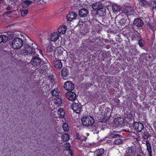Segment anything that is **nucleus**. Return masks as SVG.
I'll return each mask as SVG.
<instances>
[{
    "mask_svg": "<svg viewBox=\"0 0 156 156\" xmlns=\"http://www.w3.org/2000/svg\"><path fill=\"white\" fill-rule=\"evenodd\" d=\"M135 12L133 8L131 6L126 7L123 10V12L119 14L120 19L119 22L122 25H125L127 19H129V16L134 15Z\"/></svg>",
    "mask_w": 156,
    "mask_h": 156,
    "instance_id": "nucleus-1",
    "label": "nucleus"
},
{
    "mask_svg": "<svg viewBox=\"0 0 156 156\" xmlns=\"http://www.w3.org/2000/svg\"><path fill=\"white\" fill-rule=\"evenodd\" d=\"M37 44L31 41V42L29 43H26L25 45L24 51H23L24 52H22L24 55L29 54L32 56L35 55L36 56H38V55L36 54V49L37 50ZM40 53H42L41 50H38Z\"/></svg>",
    "mask_w": 156,
    "mask_h": 156,
    "instance_id": "nucleus-2",
    "label": "nucleus"
},
{
    "mask_svg": "<svg viewBox=\"0 0 156 156\" xmlns=\"http://www.w3.org/2000/svg\"><path fill=\"white\" fill-rule=\"evenodd\" d=\"M111 111L110 108H106L104 114L101 115V117L99 119V122H106L109 119L111 115Z\"/></svg>",
    "mask_w": 156,
    "mask_h": 156,
    "instance_id": "nucleus-3",
    "label": "nucleus"
},
{
    "mask_svg": "<svg viewBox=\"0 0 156 156\" xmlns=\"http://www.w3.org/2000/svg\"><path fill=\"white\" fill-rule=\"evenodd\" d=\"M82 124L87 126H90L94 122V118L90 116L83 117L81 119Z\"/></svg>",
    "mask_w": 156,
    "mask_h": 156,
    "instance_id": "nucleus-4",
    "label": "nucleus"
},
{
    "mask_svg": "<svg viewBox=\"0 0 156 156\" xmlns=\"http://www.w3.org/2000/svg\"><path fill=\"white\" fill-rule=\"evenodd\" d=\"M24 41L21 38L16 37L15 38L12 43V48L18 49L21 48L23 44Z\"/></svg>",
    "mask_w": 156,
    "mask_h": 156,
    "instance_id": "nucleus-5",
    "label": "nucleus"
},
{
    "mask_svg": "<svg viewBox=\"0 0 156 156\" xmlns=\"http://www.w3.org/2000/svg\"><path fill=\"white\" fill-rule=\"evenodd\" d=\"M129 126H133L135 130L137 132H141L144 128L143 124L140 122L133 121V122H129Z\"/></svg>",
    "mask_w": 156,
    "mask_h": 156,
    "instance_id": "nucleus-6",
    "label": "nucleus"
},
{
    "mask_svg": "<svg viewBox=\"0 0 156 156\" xmlns=\"http://www.w3.org/2000/svg\"><path fill=\"white\" fill-rule=\"evenodd\" d=\"M124 121L123 118L118 117L115 119L113 125L116 128H120L123 126Z\"/></svg>",
    "mask_w": 156,
    "mask_h": 156,
    "instance_id": "nucleus-7",
    "label": "nucleus"
},
{
    "mask_svg": "<svg viewBox=\"0 0 156 156\" xmlns=\"http://www.w3.org/2000/svg\"><path fill=\"white\" fill-rule=\"evenodd\" d=\"M32 56L33 58L30 61L31 64L34 66H40L41 62V59L38 57L39 55L36 56L35 55H34Z\"/></svg>",
    "mask_w": 156,
    "mask_h": 156,
    "instance_id": "nucleus-8",
    "label": "nucleus"
},
{
    "mask_svg": "<svg viewBox=\"0 0 156 156\" xmlns=\"http://www.w3.org/2000/svg\"><path fill=\"white\" fill-rule=\"evenodd\" d=\"M64 88L68 92L71 91L74 89V85L72 82L68 81L64 83Z\"/></svg>",
    "mask_w": 156,
    "mask_h": 156,
    "instance_id": "nucleus-9",
    "label": "nucleus"
},
{
    "mask_svg": "<svg viewBox=\"0 0 156 156\" xmlns=\"http://www.w3.org/2000/svg\"><path fill=\"white\" fill-rule=\"evenodd\" d=\"M72 108L76 113H79L82 110V105L80 103L74 102L72 105Z\"/></svg>",
    "mask_w": 156,
    "mask_h": 156,
    "instance_id": "nucleus-10",
    "label": "nucleus"
},
{
    "mask_svg": "<svg viewBox=\"0 0 156 156\" xmlns=\"http://www.w3.org/2000/svg\"><path fill=\"white\" fill-rule=\"evenodd\" d=\"M135 113L134 111H131L129 113H128L126 115V119H127L128 124L129 122H132V120L134 122V117Z\"/></svg>",
    "mask_w": 156,
    "mask_h": 156,
    "instance_id": "nucleus-11",
    "label": "nucleus"
},
{
    "mask_svg": "<svg viewBox=\"0 0 156 156\" xmlns=\"http://www.w3.org/2000/svg\"><path fill=\"white\" fill-rule=\"evenodd\" d=\"M66 95L67 98L70 101H74L76 99V94L72 91L67 92Z\"/></svg>",
    "mask_w": 156,
    "mask_h": 156,
    "instance_id": "nucleus-12",
    "label": "nucleus"
},
{
    "mask_svg": "<svg viewBox=\"0 0 156 156\" xmlns=\"http://www.w3.org/2000/svg\"><path fill=\"white\" fill-rule=\"evenodd\" d=\"M140 34L138 32L134 30L132 33L131 39L132 41H137L140 38Z\"/></svg>",
    "mask_w": 156,
    "mask_h": 156,
    "instance_id": "nucleus-13",
    "label": "nucleus"
},
{
    "mask_svg": "<svg viewBox=\"0 0 156 156\" xmlns=\"http://www.w3.org/2000/svg\"><path fill=\"white\" fill-rule=\"evenodd\" d=\"M89 14L87 9L85 8L80 9L79 12V16L81 17H85L87 16Z\"/></svg>",
    "mask_w": 156,
    "mask_h": 156,
    "instance_id": "nucleus-14",
    "label": "nucleus"
},
{
    "mask_svg": "<svg viewBox=\"0 0 156 156\" xmlns=\"http://www.w3.org/2000/svg\"><path fill=\"white\" fill-rule=\"evenodd\" d=\"M77 16V14L75 12H70L67 15L66 18L67 21H71L73 20L76 19Z\"/></svg>",
    "mask_w": 156,
    "mask_h": 156,
    "instance_id": "nucleus-15",
    "label": "nucleus"
},
{
    "mask_svg": "<svg viewBox=\"0 0 156 156\" xmlns=\"http://www.w3.org/2000/svg\"><path fill=\"white\" fill-rule=\"evenodd\" d=\"M59 35L57 32H53L51 34V35L48 37L47 39L50 40L51 41H55L58 38Z\"/></svg>",
    "mask_w": 156,
    "mask_h": 156,
    "instance_id": "nucleus-16",
    "label": "nucleus"
},
{
    "mask_svg": "<svg viewBox=\"0 0 156 156\" xmlns=\"http://www.w3.org/2000/svg\"><path fill=\"white\" fill-rule=\"evenodd\" d=\"M133 23L134 25L138 27H142L144 24L143 21L140 18L135 19Z\"/></svg>",
    "mask_w": 156,
    "mask_h": 156,
    "instance_id": "nucleus-17",
    "label": "nucleus"
},
{
    "mask_svg": "<svg viewBox=\"0 0 156 156\" xmlns=\"http://www.w3.org/2000/svg\"><path fill=\"white\" fill-rule=\"evenodd\" d=\"M74 6L77 7H83L87 5L86 0H77V2L74 4Z\"/></svg>",
    "mask_w": 156,
    "mask_h": 156,
    "instance_id": "nucleus-18",
    "label": "nucleus"
},
{
    "mask_svg": "<svg viewBox=\"0 0 156 156\" xmlns=\"http://www.w3.org/2000/svg\"><path fill=\"white\" fill-rule=\"evenodd\" d=\"M64 149L66 151H68L69 154L70 156H73V153L72 151L71 150V146L69 143H66L64 144Z\"/></svg>",
    "mask_w": 156,
    "mask_h": 156,
    "instance_id": "nucleus-19",
    "label": "nucleus"
},
{
    "mask_svg": "<svg viewBox=\"0 0 156 156\" xmlns=\"http://www.w3.org/2000/svg\"><path fill=\"white\" fill-rule=\"evenodd\" d=\"M146 145L147 147V151L149 156H152V151L151 145L148 140L146 141Z\"/></svg>",
    "mask_w": 156,
    "mask_h": 156,
    "instance_id": "nucleus-20",
    "label": "nucleus"
},
{
    "mask_svg": "<svg viewBox=\"0 0 156 156\" xmlns=\"http://www.w3.org/2000/svg\"><path fill=\"white\" fill-rule=\"evenodd\" d=\"M67 30L66 27L64 25L60 26L58 29V33L61 34H65Z\"/></svg>",
    "mask_w": 156,
    "mask_h": 156,
    "instance_id": "nucleus-21",
    "label": "nucleus"
},
{
    "mask_svg": "<svg viewBox=\"0 0 156 156\" xmlns=\"http://www.w3.org/2000/svg\"><path fill=\"white\" fill-rule=\"evenodd\" d=\"M54 67L56 69H60L62 66V63L60 60H57L54 61Z\"/></svg>",
    "mask_w": 156,
    "mask_h": 156,
    "instance_id": "nucleus-22",
    "label": "nucleus"
},
{
    "mask_svg": "<svg viewBox=\"0 0 156 156\" xmlns=\"http://www.w3.org/2000/svg\"><path fill=\"white\" fill-rule=\"evenodd\" d=\"M134 151V148L133 147H128L126 151L125 156H133Z\"/></svg>",
    "mask_w": 156,
    "mask_h": 156,
    "instance_id": "nucleus-23",
    "label": "nucleus"
},
{
    "mask_svg": "<svg viewBox=\"0 0 156 156\" xmlns=\"http://www.w3.org/2000/svg\"><path fill=\"white\" fill-rule=\"evenodd\" d=\"M105 150L103 148L96 150L94 151V156H102Z\"/></svg>",
    "mask_w": 156,
    "mask_h": 156,
    "instance_id": "nucleus-24",
    "label": "nucleus"
},
{
    "mask_svg": "<svg viewBox=\"0 0 156 156\" xmlns=\"http://www.w3.org/2000/svg\"><path fill=\"white\" fill-rule=\"evenodd\" d=\"M65 111L62 108H59L58 112V117L59 118H63L65 116Z\"/></svg>",
    "mask_w": 156,
    "mask_h": 156,
    "instance_id": "nucleus-25",
    "label": "nucleus"
},
{
    "mask_svg": "<svg viewBox=\"0 0 156 156\" xmlns=\"http://www.w3.org/2000/svg\"><path fill=\"white\" fill-rule=\"evenodd\" d=\"M69 74V70L66 67H63L62 69L61 74L62 76L66 77Z\"/></svg>",
    "mask_w": 156,
    "mask_h": 156,
    "instance_id": "nucleus-26",
    "label": "nucleus"
},
{
    "mask_svg": "<svg viewBox=\"0 0 156 156\" xmlns=\"http://www.w3.org/2000/svg\"><path fill=\"white\" fill-rule=\"evenodd\" d=\"M32 2L31 0H25L21 3V6L23 8H26Z\"/></svg>",
    "mask_w": 156,
    "mask_h": 156,
    "instance_id": "nucleus-27",
    "label": "nucleus"
},
{
    "mask_svg": "<svg viewBox=\"0 0 156 156\" xmlns=\"http://www.w3.org/2000/svg\"><path fill=\"white\" fill-rule=\"evenodd\" d=\"M98 13L100 16H103L105 15L106 10L103 7V6H101L97 11Z\"/></svg>",
    "mask_w": 156,
    "mask_h": 156,
    "instance_id": "nucleus-28",
    "label": "nucleus"
},
{
    "mask_svg": "<svg viewBox=\"0 0 156 156\" xmlns=\"http://www.w3.org/2000/svg\"><path fill=\"white\" fill-rule=\"evenodd\" d=\"M101 6H102V4L97 3L93 4L92 5V9L97 11Z\"/></svg>",
    "mask_w": 156,
    "mask_h": 156,
    "instance_id": "nucleus-29",
    "label": "nucleus"
},
{
    "mask_svg": "<svg viewBox=\"0 0 156 156\" xmlns=\"http://www.w3.org/2000/svg\"><path fill=\"white\" fill-rule=\"evenodd\" d=\"M113 11L115 12H119L121 9V7L117 4H114L112 6Z\"/></svg>",
    "mask_w": 156,
    "mask_h": 156,
    "instance_id": "nucleus-30",
    "label": "nucleus"
},
{
    "mask_svg": "<svg viewBox=\"0 0 156 156\" xmlns=\"http://www.w3.org/2000/svg\"><path fill=\"white\" fill-rule=\"evenodd\" d=\"M109 136L111 137L118 138L120 137V135L117 134V132L114 131H111L109 133Z\"/></svg>",
    "mask_w": 156,
    "mask_h": 156,
    "instance_id": "nucleus-31",
    "label": "nucleus"
},
{
    "mask_svg": "<svg viewBox=\"0 0 156 156\" xmlns=\"http://www.w3.org/2000/svg\"><path fill=\"white\" fill-rule=\"evenodd\" d=\"M8 40L7 36L4 35H0V44L2 42L5 43Z\"/></svg>",
    "mask_w": 156,
    "mask_h": 156,
    "instance_id": "nucleus-32",
    "label": "nucleus"
},
{
    "mask_svg": "<svg viewBox=\"0 0 156 156\" xmlns=\"http://www.w3.org/2000/svg\"><path fill=\"white\" fill-rule=\"evenodd\" d=\"M119 71L118 66V65H115L113 67V69L111 71L112 74H116L118 73Z\"/></svg>",
    "mask_w": 156,
    "mask_h": 156,
    "instance_id": "nucleus-33",
    "label": "nucleus"
},
{
    "mask_svg": "<svg viewBox=\"0 0 156 156\" xmlns=\"http://www.w3.org/2000/svg\"><path fill=\"white\" fill-rule=\"evenodd\" d=\"M61 137L62 140L65 141H67L69 139V135L66 133H65L62 134V135Z\"/></svg>",
    "mask_w": 156,
    "mask_h": 156,
    "instance_id": "nucleus-34",
    "label": "nucleus"
},
{
    "mask_svg": "<svg viewBox=\"0 0 156 156\" xmlns=\"http://www.w3.org/2000/svg\"><path fill=\"white\" fill-rule=\"evenodd\" d=\"M82 44L83 45V46L88 48H90V42L87 40H86L83 41Z\"/></svg>",
    "mask_w": 156,
    "mask_h": 156,
    "instance_id": "nucleus-35",
    "label": "nucleus"
},
{
    "mask_svg": "<svg viewBox=\"0 0 156 156\" xmlns=\"http://www.w3.org/2000/svg\"><path fill=\"white\" fill-rule=\"evenodd\" d=\"M59 90L57 89H55L51 91V94L53 96H58L59 94Z\"/></svg>",
    "mask_w": 156,
    "mask_h": 156,
    "instance_id": "nucleus-36",
    "label": "nucleus"
},
{
    "mask_svg": "<svg viewBox=\"0 0 156 156\" xmlns=\"http://www.w3.org/2000/svg\"><path fill=\"white\" fill-rule=\"evenodd\" d=\"M91 131L94 132V133H99V130L98 129V126L94 125H93L91 128Z\"/></svg>",
    "mask_w": 156,
    "mask_h": 156,
    "instance_id": "nucleus-37",
    "label": "nucleus"
},
{
    "mask_svg": "<svg viewBox=\"0 0 156 156\" xmlns=\"http://www.w3.org/2000/svg\"><path fill=\"white\" fill-rule=\"evenodd\" d=\"M62 100L60 98H57L55 99V104L57 106H59L61 105L62 103Z\"/></svg>",
    "mask_w": 156,
    "mask_h": 156,
    "instance_id": "nucleus-38",
    "label": "nucleus"
},
{
    "mask_svg": "<svg viewBox=\"0 0 156 156\" xmlns=\"http://www.w3.org/2000/svg\"><path fill=\"white\" fill-rule=\"evenodd\" d=\"M62 128L64 131H68L69 129V127L68 124L67 123H64L62 125Z\"/></svg>",
    "mask_w": 156,
    "mask_h": 156,
    "instance_id": "nucleus-39",
    "label": "nucleus"
},
{
    "mask_svg": "<svg viewBox=\"0 0 156 156\" xmlns=\"http://www.w3.org/2000/svg\"><path fill=\"white\" fill-rule=\"evenodd\" d=\"M148 26L150 29L153 32H154L156 30V26L154 25L153 23H149L148 24Z\"/></svg>",
    "mask_w": 156,
    "mask_h": 156,
    "instance_id": "nucleus-40",
    "label": "nucleus"
},
{
    "mask_svg": "<svg viewBox=\"0 0 156 156\" xmlns=\"http://www.w3.org/2000/svg\"><path fill=\"white\" fill-rule=\"evenodd\" d=\"M151 135L147 131H145L142 135V138L143 139H147Z\"/></svg>",
    "mask_w": 156,
    "mask_h": 156,
    "instance_id": "nucleus-41",
    "label": "nucleus"
},
{
    "mask_svg": "<svg viewBox=\"0 0 156 156\" xmlns=\"http://www.w3.org/2000/svg\"><path fill=\"white\" fill-rule=\"evenodd\" d=\"M20 11L21 16L24 17L28 14V9H25L20 10Z\"/></svg>",
    "mask_w": 156,
    "mask_h": 156,
    "instance_id": "nucleus-42",
    "label": "nucleus"
},
{
    "mask_svg": "<svg viewBox=\"0 0 156 156\" xmlns=\"http://www.w3.org/2000/svg\"><path fill=\"white\" fill-rule=\"evenodd\" d=\"M145 44V41L142 39H140L138 41V44L141 47H143Z\"/></svg>",
    "mask_w": 156,
    "mask_h": 156,
    "instance_id": "nucleus-43",
    "label": "nucleus"
},
{
    "mask_svg": "<svg viewBox=\"0 0 156 156\" xmlns=\"http://www.w3.org/2000/svg\"><path fill=\"white\" fill-rule=\"evenodd\" d=\"M122 140L120 139H118L115 140L114 144L117 145H119L122 143Z\"/></svg>",
    "mask_w": 156,
    "mask_h": 156,
    "instance_id": "nucleus-44",
    "label": "nucleus"
},
{
    "mask_svg": "<svg viewBox=\"0 0 156 156\" xmlns=\"http://www.w3.org/2000/svg\"><path fill=\"white\" fill-rule=\"evenodd\" d=\"M11 5L16 6L18 4V0H9Z\"/></svg>",
    "mask_w": 156,
    "mask_h": 156,
    "instance_id": "nucleus-45",
    "label": "nucleus"
},
{
    "mask_svg": "<svg viewBox=\"0 0 156 156\" xmlns=\"http://www.w3.org/2000/svg\"><path fill=\"white\" fill-rule=\"evenodd\" d=\"M52 46L51 45H48L46 47V49L48 52H52L53 51Z\"/></svg>",
    "mask_w": 156,
    "mask_h": 156,
    "instance_id": "nucleus-46",
    "label": "nucleus"
},
{
    "mask_svg": "<svg viewBox=\"0 0 156 156\" xmlns=\"http://www.w3.org/2000/svg\"><path fill=\"white\" fill-rule=\"evenodd\" d=\"M9 6H8L6 8V10H10V9H11L12 8H15V6H13V5H11L10 4H11V2H9Z\"/></svg>",
    "mask_w": 156,
    "mask_h": 156,
    "instance_id": "nucleus-47",
    "label": "nucleus"
},
{
    "mask_svg": "<svg viewBox=\"0 0 156 156\" xmlns=\"http://www.w3.org/2000/svg\"><path fill=\"white\" fill-rule=\"evenodd\" d=\"M86 139H87V137H85L83 136L82 135L81 136V137L79 140H80L81 141H84V140H85Z\"/></svg>",
    "mask_w": 156,
    "mask_h": 156,
    "instance_id": "nucleus-48",
    "label": "nucleus"
},
{
    "mask_svg": "<svg viewBox=\"0 0 156 156\" xmlns=\"http://www.w3.org/2000/svg\"><path fill=\"white\" fill-rule=\"evenodd\" d=\"M102 55L103 56L104 58H105L108 56L107 53L106 52H103L102 54Z\"/></svg>",
    "mask_w": 156,
    "mask_h": 156,
    "instance_id": "nucleus-49",
    "label": "nucleus"
},
{
    "mask_svg": "<svg viewBox=\"0 0 156 156\" xmlns=\"http://www.w3.org/2000/svg\"><path fill=\"white\" fill-rule=\"evenodd\" d=\"M14 36L13 34H9L7 37L8 39H10L13 38Z\"/></svg>",
    "mask_w": 156,
    "mask_h": 156,
    "instance_id": "nucleus-50",
    "label": "nucleus"
},
{
    "mask_svg": "<svg viewBox=\"0 0 156 156\" xmlns=\"http://www.w3.org/2000/svg\"><path fill=\"white\" fill-rule=\"evenodd\" d=\"M114 101H115L116 103H119V101H120L119 100L118 98L116 97H115L114 98Z\"/></svg>",
    "mask_w": 156,
    "mask_h": 156,
    "instance_id": "nucleus-51",
    "label": "nucleus"
},
{
    "mask_svg": "<svg viewBox=\"0 0 156 156\" xmlns=\"http://www.w3.org/2000/svg\"><path fill=\"white\" fill-rule=\"evenodd\" d=\"M82 135H80L79 133H76V138L77 140H79L80 137H81V136Z\"/></svg>",
    "mask_w": 156,
    "mask_h": 156,
    "instance_id": "nucleus-52",
    "label": "nucleus"
},
{
    "mask_svg": "<svg viewBox=\"0 0 156 156\" xmlns=\"http://www.w3.org/2000/svg\"><path fill=\"white\" fill-rule=\"evenodd\" d=\"M12 12L11 11H8L5 12V14L7 15H10L12 14Z\"/></svg>",
    "mask_w": 156,
    "mask_h": 156,
    "instance_id": "nucleus-53",
    "label": "nucleus"
},
{
    "mask_svg": "<svg viewBox=\"0 0 156 156\" xmlns=\"http://www.w3.org/2000/svg\"><path fill=\"white\" fill-rule=\"evenodd\" d=\"M87 5L91 2V0H86Z\"/></svg>",
    "mask_w": 156,
    "mask_h": 156,
    "instance_id": "nucleus-54",
    "label": "nucleus"
},
{
    "mask_svg": "<svg viewBox=\"0 0 156 156\" xmlns=\"http://www.w3.org/2000/svg\"><path fill=\"white\" fill-rule=\"evenodd\" d=\"M4 3V0H0V4Z\"/></svg>",
    "mask_w": 156,
    "mask_h": 156,
    "instance_id": "nucleus-55",
    "label": "nucleus"
},
{
    "mask_svg": "<svg viewBox=\"0 0 156 156\" xmlns=\"http://www.w3.org/2000/svg\"><path fill=\"white\" fill-rule=\"evenodd\" d=\"M97 2H101L102 1H104V0H96Z\"/></svg>",
    "mask_w": 156,
    "mask_h": 156,
    "instance_id": "nucleus-56",
    "label": "nucleus"
},
{
    "mask_svg": "<svg viewBox=\"0 0 156 156\" xmlns=\"http://www.w3.org/2000/svg\"><path fill=\"white\" fill-rule=\"evenodd\" d=\"M152 8H153V9H156V6H153L152 7Z\"/></svg>",
    "mask_w": 156,
    "mask_h": 156,
    "instance_id": "nucleus-57",
    "label": "nucleus"
},
{
    "mask_svg": "<svg viewBox=\"0 0 156 156\" xmlns=\"http://www.w3.org/2000/svg\"><path fill=\"white\" fill-rule=\"evenodd\" d=\"M136 156H142V155H141L140 154L139 155H137Z\"/></svg>",
    "mask_w": 156,
    "mask_h": 156,
    "instance_id": "nucleus-58",
    "label": "nucleus"
},
{
    "mask_svg": "<svg viewBox=\"0 0 156 156\" xmlns=\"http://www.w3.org/2000/svg\"><path fill=\"white\" fill-rule=\"evenodd\" d=\"M99 40V39L98 38H97V39H96V40Z\"/></svg>",
    "mask_w": 156,
    "mask_h": 156,
    "instance_id": "nucleus-59",
    "label": "nucleus"
}]
</instances>
